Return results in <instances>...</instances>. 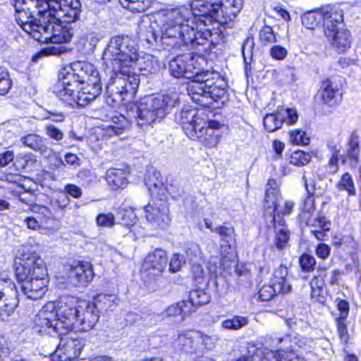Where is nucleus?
I'll use <instances>...</instances> for the list:
<instances>
[{
    "label": "nucleus",
    "instance_id": "57",
    "mask_svg": "<svg viewBox=\"0 0 361 361\" xmlns=\"http://www.w3.org/2000/svg\"><path fill=\"white\" fill-rule=\"evenodd\" d=\"M290 141L295 145H306L309 143V138L306 136V133L304 131L297 130L290 133Z\"/></svg>",
    "mask_w": 361,
    "mask_h": 361
},
{
    "label": "nucleus",
    "instance_id": "13",
    "mask_svg": "<svg viewBox=\"0 0 361 361\" xmlns=\"http://www.w3.org/2000/svg\"><path fill=\"white\" fill-rule=\"evenodd\" d=\"M71 88V85H62V78L54 87V94L63 103L74 106H84L94 100L98 95L85 90L84 88Z\"/></svg>",
    "mask_w": 361,
    "mask_h": 361
},
{
    "label": "nucleus",
    "instance_id": "20",
    "mask_svg": "<svg viewBox=\"0 0 361 361\" xmlns=\"http://www.w3.org/2000/svg\"><path fill=\"white\" fill-rule=\"evenodd\" d=\"M200 331L187 330L178 334L174 341V345L182 352L200 357Z\"/></svg>",
    "mask_w": 361,
    "mask_h": 361
},
{
    "label": "nucleus",
    "instance_id": "37",
    "mask_svg": "<svg viewBox=\"0 0 361 361\" xmlns=\"http://www.w3.org/2000/svg\"><path fill=\"white\" fill-rule=\"evenodd\" d=\"M275 231V246L279 250H283L288 245L290 233L287 226L283 224V221L280 220L278 225H274Z\"/></svg>",
    "mask_w": 361,
    "mask_h": 361
},
{
    "label": "nucleus",
    "instance_id": "31",
    "mask_svg": "<svg viewBox=\"0 0 361 361\" xmlns=\"http://www.w3.org/2000/svg\"><path fill=\"white\" fill-rule=\"evenodd\" d=\"M128 173L121 169H110L106 171V180L112 190L123 188L128 183Z\"/></svg>",
    "mask_w": 361,
    "mask_h": 361
},
{
    "label": "nucleus",
    "instance_id": "26",
    "mask_svg": "<svg viewBox=\"0 0 361 361\" xmlns=\"http://www.w3.org/2000/svg\"><path fill=\"white\" fill-rule=\"evenodd\" d=\"M279 198V191L277 188L276 180L269 179L265 192L264 208L266 214H269L270 217H272L273 221H275L274 216L277 210Z\"/></svg>",
    "mask_w": 361,
    "mask_h": 361
},
{
    "label": "nucleus",
    "instance_id": "4",
    "mask_svg": "<svg viewBox=\"0 0 361 361\" xmlns=\"http://www.w3.org/2000/svg\"><path fill=\"white\" fill-rule=\"evenodd\" d=\"M191 15L190 24L195 28L206 27L211 31L215 28L221 32V41L224 38V25H231L243 8V0H225L212 1L208 0H192L190 8L185 6Z\"/></svg>",
    "mask_w": 361,
    "mask_h": 361
},
{
    "label": "nucleus",
    "instance_id": "17",
    "mask_svg": "<svg viewBox=\"0 0 361 361\" xmlns=\"http://www.w3.org/2000/svg\"><path fill=\"white\" fill-rule=\"evenodd\" d=\"M152 199L144 207L145 217L152 226L164 229L170 223L169 204L166 200Z\"/></svg>",
    "mask_w": 361,
    "mask_h": 361
},
{
    "label": "nucleus",
    "instance_id": "46",
    "mask_svg": "<svg viewBox=\"0 0 361 361\" xmlns=\"http://www.w3.org/2000/svg\"><path fill=\"white\" fill-rule=\"evenodd\" d=\"M185 259L190 264L202 262V252L198 244L191 243L186 245L185 250Z\"/></svg>",
    "mask_w": 361,
    "mask_h": 361
},
{
    "label": "nucleus",
    "instance_id": "5",
    "mask_svg": "<svg viewBox=\"0 0 361 361\" xmlns=\"http://www.w3.org/2000/svg\"><path fill=\"white\" fill-rule=\"evenodd\" d=\"M20 260L16 269L17 280L27 298L37 300L44 297L49 283L47 270L43 259L23 246L17 253Z\"/></svg>",
    "mask_w": 361,
    "mask_h": 361
},
{
    "label": "nucleus",
    "instance_id": "30",
    "mask_svg": "<svg viewBox=\"0 0 361 361\" xmlns=\"http://www.w3.org/2000/svg\"><path fill=\"white\" fill-rule=\"evenodd\" d=\"M219 127V122L209 121L202 137H200L198 140L207 147L212 148L216 147L220 139Z\"/></svg>",
    "mask_w": 361,
    "mask_h": 361
},
{
    "label": "nucleus",
    "instance_id": "6",
    "mask_svg": "<svg viewBox=\"0 0 361 361\" xmlns=\"http://www.w3.org/2000/svg\"><path fill=\"white\" fill-rule=\"evenodd\" d=\"M99 311L93 303L73 298L61 300L59 316L67 333L72 331H87L99 319Z\"/></svg>",
    "mask_w": 361,
    "mask_h": 361
},
{
    "label": "nucleus",
    "instance_id": "18",
    "mask_svg": "<svg viewBox=\"0 0 361 361\" xmlns=\"http://www.w3.org/2000/svg\"><path fill=\"white\" fill-rule=\"evenodd\" d=\"M74 336L75 334L61 339L59 346L55 351L54 358L58 357L59 361H71L80 356L84 342Z\"/></svg>",
    "mask_w": 361,
    "mask_h": 361
},
{
    "label": "nucleus",
    "instance_id": "39",
    "mask_svg": "<svg viewBox=\"0 0 361 361\" xmlns=\"http://www.w3.org/2000/svg\"><path fill=\"white\" fill-rule=\"evenodd\" d=\"M249 324V319L243 316H233L221 322V326L225 330L238 331Z\"/></svg>",
    "mask_w": 361,
    "mask_h": 361
},
{
    "label": "nucleus",
    "instance_id": "42",
    "mask_svg": "<svg viewBox=\"0 0 361 361\" xmlns=\"http://www.w3.org/2000/svg\"><path fill=\"white\" fill-rule=\"evenodd\" d=\"M209 300V295L204 290L197 289L190 292L189 300H185V302L191 304L192 313L195 311V307L206 305Z\"/></svg>",
    "mask_w": 361,
    "mask_h": 361
},
{
    "label": "nucleus",
    "instance_id": "45",
    "mask_svg": "<svg viewBox=\"0 0 361 361\" xmlns=\"http://www.w3.org/2000/svg\"><path fill=\"white\" fill-rule=\"evenodd\" d=\"M94 300L93 305H95L98 311L99 310L106 311L111 308L116 303L117 297L112 294H99L94 298Z\"/></svg>",
    "mask_w": 361,
    "mask_h": 361
},
{
    "label": "nucleus",
    "instance_id": "25",
    "mask_svg": "<svg viewBox=\"0 0 361 361\" xmlns=\"http://www.w3.org/2000/svg\"><path fill=\"white\" fill-rule=\"evenodd\" d=\"M324 32L343 26V12L336 6H326L322 11Z\"/></svg>",
    "mask_w": 361,
    "mask_h": 361
},
{
    "label": "nucleus",
    "instance_id": "48",
    "mask_svg": "<svg viewBox=\"0 0 361 361\" xmlns=\"http://www.w3.org/2000/svg\"><path fill=\"white\" fill-rule=\"evenodd\" d=\"M322 20V12L310 11L302 17V23L307 29L313 30L319 25Z\"/></svg>",
    "mask_w": 361,
    "mask_h": 361
},
{
    "label": "nucleus",
    "instance_id": "64",
    "mask_svg": "<svg viewBox=\"0 0 361 361\" xmlns=\"http://www.w3.org/2000/svg\"><path fill=\"white\" fill-rule=\"evenodd\" d=\"M97 223L104 227H111L115 224V219L111 213L100 214L97 217Z\"/></svg>",
    "mask_w": 361,
    "mask_h": 361
},
{
    "label": "nucleus",
    "instance_id": "16",
    "mask_svg": "<svg viewBox=\"0 0 361 361\" xmlns=\"http://www.w3.org/2000/svg\"><path fill=\"white\" fill-rule=\"evenodd\" d=\"M159 176V173H153L145 179V185L152 198L166 201L168 194L174 199L181 195L182 189L173 183L165 185Z\"/></svg>",
    "mask_w": 361,
    "mask_h": 361
},
{
    "label": "nucleus",
    "instance_id": "61",
    "mask_svg": "<svg viewBox=\"0 0 361 361\" xmlns=\"http://www.w3.org/2000/svg\"><path fill=\"white\" fill-rule=\"evenodd\" d=\"M313 177L314 175L311 172H305L302 176V180L305 183L307 194H317Z\"/></svg>",
    "mask_w": 361,
    "mask_h": 361
},
{
    "label": "nucleus",
    "instance_id": "33",
    "mask_svg": "<svg viewBox=\"0 0 361 361\" xmlns=\"http://www.w3.org/2000/svg\"><path fill=\"white\" fill-rule=\"evenodd\" d=\"M23 145L41 154H45L48 150L47 140L37 134H29L21 139Z\"/></svg>",
    "mask_w": 361,
    "mask_h": 361
},
{
    "label": "nucleus",
    "instance_id": "22",
    "mask_svg": "<svg viewBox=\"0 0 361 361\" xmlns=\"http://www.w3.org/2000/svg\"><path fill=\"white\" fill-rule=\"evenodd\" d=\"M167 262L166 252L161 249H156L146 257L142 270L149 275L158 276L166 269Z\"/></svg>",
    "mask_w": 361,
    "mask_h": 361
},
{
    "label": "nucleus",
    "instance_id": "29",
    "mask_svg": "<svg viewBox=\"0 0 361 361\" xmlns=\"http://www.w3.org/2000/svg\"><path fill=\"white\" fill-rule=\"evenodd\" d=\"M288 269L286 266L280 264L273 272L271 283L276 286L279 292L282 294L288 293L291 290V286L288 282Z\"/></svg>",
    "mask_w": 361,
    "mask_h": 361
},
{
    "label": "nucleus",
    "instance_id": "27",
    "mask_svg": "<svg viewBox=\"0 0 361 361\" xmlns=\"http://www.w3.org/2000/svg\"><path fill=\"white\" fill-rule=\"evenodd\" d=\"M360 153V136L356 132H353L348 139L345 149V156L343 157V163L348 159L350 161V166L356 167L359 162Z\"/></svg>",
    "mask_w": 361,
    "mask_h": 361
},
{
    "label": "nucleus",
    "instance_id": "41",
    "mask_svg": "<svg viewBox=\"0 0 361 361\" xmlns=\"http://www.w3.org/2000/svg\"><path fill=\"white\" fill-rule=\"evenodd\" d=\"M214 232L217 233L220 240L227 245L228 249L231 248V243L235 241V230L231 225H227L224 223L223 225L216 226Z\"/></svg>",
    "mask_w": 361,
    "mask_h": 361
},
{
    "label": "nucleus",
    "instance_id": "43",
    "mask_svg": "<svg viewBox=\"0 0 361 361\" xmlns=\"http://www.w3.org/2000/svg\"><path fill=\"white\" fill-rule=\"evenodd\" d=\"M311 226L318 227V229L312 230L311 233L319 240H323L326 236V232L330 230V222L326 221L324 216L314 219Z\"/></svg>",
    "mask_w": 361,
    "mask_h": 361
},
{
    "label": "nucleus",
    "instance_id": "23",
    "mask_svg": "<svg viewBox=\"0 0 361 361\" xmlns=\"http://www.w3.org/2000/svg\"><path fill=\"white\" fill-rule=\"evenodd\" d=\"M332 47L338 52H345L351 44L350 32L344 27L324 32Z\"/></svg>",
    "mask_w": 361,
    "mask_h": 361
},
{
    "label": "nucleus",
    "instance_id": "2",
    "mask_svg": "<svg viewBox=\"0 0 361 361\" xmlns=\"http://www.w3.org/2000/svg\"><path fill=\"white\" fill-rule=\"evenodd\" d=\"M191 15L185 6L158 14L159 41L166 49H196L208 42L214 45L221 42L219 29L215 28L212 32L206 27L195 28L190 24Z\"/></svg>",
    "mask_w": 361,
    "mask_h": 361
},
{
    "label": "nucleus",
    "instance_id": "51",
    "mask_svg": "<svg viewBox=\"0 0 361 361\" xmlns=\"http://www.w3.org/2000/svg\"><path fill=\"white\" fill-rule=\"evenodd\" d=\"M118 219L121 225L130 228L134 226L136 218L133 210L123 209L119 211Z\"/></svg>",
    "mask_w": 361,
    "mask_h": 361
},
{
    "label": "nucleus",
    "instance_id": "35",
    "mask_svg": "<svg viewBox=\"0 0 361 361\" xmlns=\"http://www.w3.org/2000/svg\"><path fill=\"white\" fill-rule=\"evenodd\" d=\"M191 304L186 303L185 300L169 306L164 312V317H176L180 316L181 320L191 314Z\"/></svg>",
    "mask_w": 361,
    "mask_h": 361
},
{
    "label": "nucleus",
    "instance_id": "8",
    "mask_svg": "<svg viewBox=\"0 0 361 361\" xmlns=\"http://www.w3.org/2000/svg\"><path fill=\"white\" fill-rule=\"evenodd\" d=\"M178 102L176 94L148 96L141 99L137 106L138 125L159 123Z\"/></svg>",
    "mask_w": 361,
    "mask_h": 361
},
{
    "label": "nucleus",
    "instance_id": "54",
    "mask_svg": "<svg viewBox=\"0 0 361 361\" xmlns=\"http://www.w3.org/2000/svg\"><path fill=\"white\" fill-rule=\"evenodd\" d=\"M11 87V81L8 71L0 66V95L6 94Z\"/></svg>",
    "mask_w": 361,
    "mask_h": 361
},
{
    "label": "nucleus",
    "instance_id": "15",
    "mask_svg": "<svg viewBox=\"0 0 361 361\" xmlns=\"http://www.w3.org/2000/svg\"><path fill=\"white\" fill-rule=\"evenodd\" d=\"M18 291L11 279H0V317L5 320L18 306Z\"/></svg>",
    "mask_w": 361,
    "mask_h": 361
},
{
    "label": "nucleus",
    "instance_id": "28",
    "mask_svg": "<svg viewBox=\"0 0 361 361\" xmlns=\"http://www.w3.org/2000/svg\"><path fill=\"white\" fill-rule=\"evenodd\" d=\"M195 118L192 124H187L185 127V133L191 140L202 137L209 123L203 114H198Z\"/></svg>",
    "mask_w": 361,
    "mask_h": 361
},
{
    "label": "nucleus",
    "instance_id": "3",
    "mask_svg": "<svg viewBox=\"0 0 361 361\" xmlns=\"http://www.w3.org/2000/svg\"><path fill=\"white\" fill-rule=\"evenodd\" d=\"M39 0H13L15 18L18 25L35 40L41 43H66L73 37L70 26L62 21L49 22L37 16Z\"/></svg>",
    "mask_w": 361,
    "mask_h": 361
},
{
    "label": "nucleus",
    "instance_id": "34",
    "mask_svg": "<svg viewBox=\"0 0 361 361\" xmlns=\"http://www.w3.org/2000/svg\"><path fill=\"white\" fill-rule=\"evenodd\" d=\"M294 337L290 335H286L283 337H275L271 338V344L278 349L276 351H279L280 353L283 355L282 357H286L288 354L294 353Z\"/></svg>",
    "mask_w": 361,
    "mask_h": 361
},
{
    "label": "nucleus",
    "instance_id": "55",
    "mask_svg": "<svg viewBox=\"0 0 361 361\" xmlns=\"http://www.w3.org/2000/svg\"><path fill=\"white\" fill-rule=\"evenodd\" d=\"M259 38L262 43L268 44L277 41V37L273 30L269 26H265L259 32Z\"/></svg>",
    "mask_w": 361,
    "mask_h": 361
},
{
    "label": "nucleus",
    "instance_id": "62",
    "mask_svg": "<svg viewBox=\"0 0 361 361\" xmlns=\"http://www.w3.org/2000/svg\"><path fill=\"white\" fill-rule=\"evenodd\" d=\"M52 44L44 48L42 51L47 55L59 56L66 51L63 43H51Z\"/></svg>",
    "mask_w": 361,
    "mask_h": 361
},
{
    "label": "nucleus",
    "instance_id": "10",
    "mask_svg": "<svg viewBox=\"0 0 361 361\" xmlns=\"http://www.w3.org/2000/svg\"><path fill=\"white\" fill-rule=\"evenodd\" d=\"M62 85H71V88H79L83 85L85 90L99 96L102 93L101 78L97 68L92 63L78 62L73 65L72 71L61 72Z\"/></svg>",
    "mask_w": 361,
    "mask_h": 361
},
{
    "label": "nucleus",
    "instance_id": "53",
    "mask_svg": "<svg viewBox=\"0 0 361 361\" xmlns=\"http://www.w3.org/2000/svg\"><path fill=\"white\" fill-rule=\"evenodd\" d=\"M299 263L304 272H311L315 268L316 259L310 255L302 254L299 259Z\"/></svg>",
    "mask_w": 361,
    "mask_h": 361
},
{
    "label": "nucleus",
    "instance_id": "24",
    "mask_svg": "<svg viewBox=\"0 0 361 361\" xmlns=\"http://www.w3.org/2000/svg\"><path fill=\"white\" fill-rule=\"evenodd\" d=\"M283 356L279 351L267 349L263 352L262 356L257 354L247 356L243 354L235 357L233 361H305L303 358L294 353L288 354L286 357H282Z\"/></svg>",
    "mask_w": 361,
    "mask_h": 361
},
{
    "label": "nucleus",
    "instance_id": "50",
    "mask_svg": "<svg viewBox=\"0 0 361 361\" xmlns=\"http://www.w3.org/2000/svg\"><path fill=\"white\" fill-rule=\"evenodd\" d=\"M311 158L312 157L310 154L298 150L295 151L291 154L289 162L290 164L297 166H302L309 163Z\"/></svg>",
    "mask_w": 361,
    "mask_h": 361
},
{
    "label": "nucleus",
    "instance_id": "60",
    "mask_svg": "<svg viewBox=\"0 0 361 361\" xmlns=\"http://www.w3.org/2000/svg\"><path fill=\"white\" fill-rule=\"evenodd\" d=\"M32 211L37 214V217L40 220L42 219L43 222L47 224L48 221L51 219L52 214L49 209L45 206L34 205Z\"/></svg>",
    "mask_w": 361,
    "mask_h": 361
},
{
    "label": "nucleus",
    "instance_id": "14",
    "mask_svg": "<svg viewBox=\"0 0 361 361\" xmlns=\"http://www.w3.org/2000/svg\"><path fill=\"white\" fill-rule=\"evenodd\" d=\"M342 87L343 79L341 77L327 78L322 82L316 98L323 106H337L342 101Z\"/></svg>",
    "mask_w": 361,
    "mask_h": 361
},
{
    "label": "nucleus",
    "instance_id": "56",
    "mask_svg": "<svg viewBox=\"0 0 361 361\" xmlns=\"http://www.w3.org/2000/svg\"><path fill=\"white\" fill-rule=\"evenodd\" d=\"M194 110L181 111L179 114L178 121L182 125L183 130L185 131V127L187 124H192L197 115Z\"/></svg>",
    "mask_w": 361,
    "mask_h": 361
},
{
    "label": "nucleus",
    "instance_id": "58",
    "mask_svg": "<svg viewBox=\"0 0 361 361\" xmlns=\"http://www.w3.org/2000/svg\"><path fill=\"white\" fill-rule=\"evenodd\" d=\"M185 262L186 259L184 256L179 253H175L170 260L169 270L173 273L178 272Z\"/></svg>",
    "mask_w": 361,
    "mask_h": 361
},
{
    "label": "nucleus",
    "instance_id": "40",
    "mask_svg": "<svg viewBox=\"0 0 361 361\" xmlns=\"http://www.w3.org/2000/svg\"><path fill=\"white\" fill-rule=\"evenodd\" d=\"M336 188L339 192H346L349 197L356 195L355 183L349 173H345L342 175L340 180L336 184Z\"/></svg>",
    "mask_w": 361,
    "mask_h": 361
},
{
    "label": "nucleus",
    "instance_id": "44",
    "mask_svg": "<svg viewBox=\"0 0 361 361\" xmlns=\"http://www.w3.org/2000/svg\"><path fill=\"white\" fill-rule=\"evenodd\" d=\"M121 4L134 13L145 11L151 6L152 0H119Z\"/></svg>",
    "mask_w": 361,
    "mask_h": 361
},
{
    "label": "nucleus",
    "instance_id": "21",
    "mask_svg": "<svg viewBox=\"0 0 361 361\" xmlns=\"http://www.w3.org/2000/svg\"><path fill=\"white\" fill-rule=\"evenodd\" d=\"M68 276L75 286H87L94 276L92 265L88 262H75L70 267Z\"/></svg>",
    "mask_w": 361,
    "mask_h": 361
},
{
    "label": "nucleus",
    "instance_id": "47",
    "mask_svg": "<svg viewBox=\"0 0 361 361\" xmlns=\"http://www.w3.org/2000/svg\"><path fill=\"white\" fill-rule=\"evenodd\" d=\"M139 37L149 44L160 42V35L157 33L155 27L150 25H143L140 27Z\"/></svg>",
    "mask_w": 361,
    "mask_h": 361
},
{
    "label": "nucleus",
    "instance_id": "32",
    "mask_svg": "<svg viewBox=\"0 0 361 361\" xmlns=\"http://www.w3.org/2000/svg\"><path fill=\"white\" fill-rule=\"evenodd\" d=\"M128 126L129 122L124 116H115L112 117L111 123L105 126V134L109 137L120 135Z\"/></svg>",
    "mask_w": 361,
    "mask_h": 361
},
{
    "label": "nucleus",
    "instance_id": "19",
    "mask_svg": "<svg viewBox=\"0 0 361 361\" xmlns=\"http://www.w3.org/2000/svg\"><path fill=\"white\" fill-rule=\"evenodd\" d=\"M297 121L298 114L296 110L287 109L267 114L264 118L263 124L266 130L272 133L281 128L283 123L294 124Z\"/></svg>",
    "mask_w": 361,
    "mask_h": 361
},
{
    "label": "nucleus",
    "instance_id": "59",
    "mask_svg": "<svg viewBox=\"0 0 361 361\" xmlns=\"http://www.w3.org/2000/svg\"><path fill=\"white\" fill-rule=\"evenodd\" d=\"M46 135L51 140L59 142L63 138V132L53 124H47L44 127Z\"/></svg>",
    "mask_w": 361,
    "mask_h": 361
},
{
    "label": "nucleus",
    "instance_id": "52",
    "mask_svg": "<svg viewBox=\"0 0 361 361\" xmlns=\"http://www.w3.org/2000/svg\"><path fill=\"white\" fill-rule=\"evenodd\" d=\"M279 293H282V292H279L276 286L271 283V284L264 285L261 288L259 291V297L262 301H269Z\"/></svg>",
    "mask_w": 361,
    "mask_h": 361
},
{
    "label": "nucleus",
    "instance_id": "12",
    "mask_svg": "<svg viewBox=\"0 0 361 361\" xmlns=\"http://www.w3.org/2000/svg\"><path fill=\"white\" fill-rule=\"evenodd\" d=\"M61 300L57 306L52 302L46 304L35 315L34 318L35 329L39 333H44L51 335L54 333L59 335H66L67 330L63 323L64 319H61L59 308Z\"/></svg>",
    "mask_w": 361,
    "mask_h": 361
},
{
    "label": "nucleus",
    "instance_id": "49",
    "mask_svg": "<svg viewBox=\"0 0 361 361\" xmlns=\"http://www.w3.org/2000/svg\"><path fill=\"white\" fill-rule=\"evenodd\" d=\"M254 49V38L252 35L247 36L242 46V54L243 56L244 62L245 63L246 69L247 68V65L250 64L252 61Z\"/></svg>",
    "mask_w": 361,
    "mask_h": 361
},
{
    "label": "nucleus",
    "instance_id": "38",
    "mask_svg": "<svg viewBox=\"0 0 361 361\" xmlns=\"http://www.w3.org/2000/svg\"><path fill=\"white\" fill-rule=\"evenodd\" d=\"M199 343L200 350V357L206 354L209 350L214 349L216 343L220 341V338L216 334L208 335L200 331Z\"/></svg>",
    "mask_w": 361,
    "mask_h": 361
},
{
    "label": "nucleus",
    "instance_id": "36",
    "mask_svg": "<svg viewBox=\"0 0 361 361\" xmlns=\"http://www.w3.org/2000/svg\"><path fill=\"white\" fill-rule=\"evenodd\" d=\"M327 146L331 152V156L327 163L326 168L329 173L334 174L338 171L339 157L342 159L343 157L340 154L341 146L340 145V144L336 143L334 141L329 142Z\"/></svg>",
    "mask_w": 361,
    "mask_h": 361
},
{
    "label": "nucleus",
    "instance_id": "11",
    "mask_svg": "<svg viewBox=\"0 0 361 361\" xmlns=\"http://www.w3.org/2000/svg\"><path fill=\"white\" fill-rule=\"evenodd\" d=\"M204 62L203 56L192 53L178 55L170 61L169 73L176 78H187L190 80L189 83H196L204 73L202 68Z\"/></svg>",
    "mask_w": 361,
    "mask_h": 361
},
{
    "label": "nucleus",
    "instance_id": "63",
    "mask_svg": "<svg viewBox=\"0 0 361 361\" xmlns=\"http://www.w3.org/2000/svg\"><path fill=\"white\" fill-rule=\"evenodd\" d=\"M37 162L35 157L31 154H26L17 158V163L23 169L30 168Z\"/></svg>",
    "mask_w": 361,
    "mask_h": 361
},
{
    "label": "nucleus",
    "instance_id": "7",
    "mask_svg": "<svg viewBox=\"0 0 361 361\" xmlns=\"http://www.w3.org/2000/svg\"><path fill=\"white\" fill-rule=\"evenodd\" d=\"M219 77L216 71H204L198 82L188 84V94L195 103L203 107H209L213 102L224 104L228 99V94L225 88L215 85Z\"/></svg>",
    "mask_w": 361,
    "mask_h": 361
},
{
    "label": "nucleus",
    "instance_id": "9",
    "mask_svg": "<svg viewBox=\"0 0 361 361\" xmlns=\"http://www.w3.org/2000/svg\"><path fill=\"white\" fill-rule=\"evenodd\" d=\"M37 16L42 18L43 22L62 21L71 23L77 21L81 13V4L79 0H39Z\"/></svg>",
    "mask_w": 361,
    "mask_h": 361
},
{
    "label": "nucleus",
    "instance_id": "1",
    "mask_svg": "<svg viewBox=\"0 0 361 361\" xmlns=\"http://www.w3.org/2000/svg\"><path fill=\"white\" fill-rule=\"evenodd\" d=\"M102 60L110 75L105 100L112 107L134 99L140 79L132 70L137 68L146 75L157 74L161 67L157 57L140 51L135 39L127 35H118L110 39Z\"/></svg>",
    "mask_w": 361,
    "mask_h": 361
}]
</instances>
